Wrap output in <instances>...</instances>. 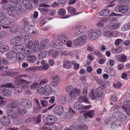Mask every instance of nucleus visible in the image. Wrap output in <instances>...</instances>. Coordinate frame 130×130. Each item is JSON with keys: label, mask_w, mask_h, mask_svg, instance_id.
<instances>
[{"label": "nucleus", "mask_w": 130, "mask_h": 130, "mask_svg": "<svg viewBox=\"0 0 130 130\" xmlns=\"http://www.w3.org/2000/svg\"><path fill=\"white\" fill-rule=\"evenodd\" d=\"M109 10L107 9H106L101 11L100 12V15L103 16H106L109 14Z\"/></svg>", "instance_id": "obj_32"}, {"label": "nucleus", "mask_w": 130, "mask_h": 130, "mask_svg": "<svg viewBox=\"0 0 130 130\" xmlns=\"http://www.w3.org/2000/svg\"><path fill=\"white\" fill-rule=\"evenodd\" d=\"M33 42L32 41H30L27 43L26 46L28 47H31L33 46Z\"/></svg>", "instance_id": "obj_54"}, {"label": "nucleus", "mask_w": 130, "mask_h": 130, "mask_svg": "<svg viewBox=\"0 0 130 130\" xmlns=\"http://www.w3.org/2000/svg\"><path fill=\"white\" fill-rule=\"evenodd\" d=\"M115 50V53H117L121 52L122 50V48L121 47H119L116 49H114Z\"/></svg>", "instance_id": "obj_58"}, {"label": "nucleus", "mask_w": 130, "mask_h": 130, "mask_svg": "<svg viewBox=\"0 0 130 130\" xmlns=\"http://www.w3.org/2000/svg\"><path fill=\"white\" fill-rule=\"evenodd\" d=\"M12 91L8 90L6 89H4L2 92V94L4 96H9L12 94Z\"/></svg>", "instance_id": "obj_23"}, {"label": "nucleus", "mask_w": 130, "mask_h": 130, "mask_svg": "<svg viewBox=\"0 0 130 130\" xmlns=\"http://www.w3.org/2000/svg\"><path fill=\"white\" fill-rule=\"evenodd\" d=\"M52 91V88L51 86L48 85H46L43 88L39 87L37 91L39 94L41 95L44 94L47 96H48L51 94Z\"/></svg>", "instance_id": "obj_2"}, {"label": "nucleus", "mask_w": 130, "mask_h": 130, "mask_svg": "<svg viewBox=\"0 0 130 130\" xmlns=\"http://www.w3.org/2000/svg\"><path fill=\"white\" fill-rule=\"evenodd\" d=\"M15 84L17 85H18L19 84L20 85L22 88L23 89L27 88L28 86V82L24 79L17 80L15 81Z\"/></svg>", "instance_id": "obj_10"}, {"label": "nucleus", "mask_w": 130, "mask_h": 130, "mask_svg": "<svg viewBox=\"0 0 130 130\" xmlns=\"http://www.w3.org/2000/svg\"><path fill=\"white\" fill-rule=\"evenodd\" d=\"M56 126L55 125H53L50 126L48 130H56Z\"/></svg>", "instance_id": "obj_64"}, {"label": "nucleus", "mask_w": 130, "mask_h": 130, "mask_svg": "<svg viewBox=\"0 0 130 130\" xmlns=\"http://www.w3.org/2000/svg\"><path fill=\"white\" fill-rule=\"evenodd\" d=\"M87 39V37L83 35L74 40L73 42V44L76 46L82 45L86 43Z\"/></svg>", "instance_id": "obj_4"}, {"label": "nucleus", "mask_w": 130, "mask_h": 130, "mask_svg": "<svg viewBox=\"0 0 130 130\" xmlns=\"http://www.w3.org/2000/svg\"><path fill=\"white\" fill-rule=\"evenodd\" d=\"M59 4L56 2H54L53 3L51 4V6L53 7H56L59 6Z\"/></svg>", "instance_id": "obj_62"}, {"label": "nucleus", "mask_w": 130, "mask_h": 130, "mask_svg": "<svg viewBox=\"0 0 130 130\" xmlns=\"http://www.w3.org/2000/svg\"><path fill=\"white\" fill-rule=\"evenodd\" d=\"M50 46L56 49H60L63 48L62 45L61 44L58 40H55L51 42L50 44Z\"/></svg>", "instance_id": "obj_11"}, {"label": "nucleus", "mask_w": 130, "mask_h": 130, "mask_svg": "<svg viewBox=\"0 0 130 130\" xmlns=\"http://www.w3.org/2000/svg\"><path fill=\"white\" fill-rule=\"evenodd\" d=\"M41 109L40 106H36L34 108V111L36 113H38L40 112V110Z\"/></svg>", "instance_id": "obj_46"}, {"label": "nucleus", "mask_w": 130, "mask_h": 130, "mask_svg": "<svg viewBox=\"0 0 130 130\" xmlns=\"http://www.w3.org/2000/svg\"><path fill=\"white\" fill-rule=\"evenodd\" d=\"M79 99L82 101L83 102L88 103L89 102L87 100L86 96L84 95V97L80 96V97Z\"/></svg>", "instance_id": "obj_44"}, {"label": "nucleus", "mask_w": 130, "mask_h": 130, "mask_svg": "<svg viewBox=\"0 0 130 130\" xmlns=\"http://www.w3.org/2000/svg\"><path fill=\"white\" fill-rule=\"evenodd\" d=\"M103 35L104 37H111V32L109 31H107L104 32Z\"/></svg>", "instance_id": "obj_49"}, {"label": "nucleus", "mask_w": 130, "mask_h": 130, "mask_svg": "<svg viewBox=\"0 0 130 130\" xmlns=\"http://www.w3.org/2000/svg\"><path fill=\"white\" fill-rule=\"evenodd\" d=\"M121 108L127 113V115L130 117V101L124 102Z\"/></svg>", "instance_id": "obj_7"}, {"label": "nucleus", "mask_w": 130, "mask_h": 130, "mask_svg": "<svg viewBox=\"0 0 130 130\" xmlns=\"http://www.w3.org/2000/svg\"><path fill=\"white\" fill-rule=\"evenodd\" d=\"M127 116L124 113L121 112H120L119 116V119L120 121H122L126 119Z\"/></svg>", "instance_id": "obj_39"}, {"label": "nucleus", "mask_w": 130, "mask_h": 130, "mask_svg": "<svg viewBox=\"0 0 130 130\" xmlns=\"http://www.w3.org/2000/svg\"><path fill=\"white\" fill-rule=\"evenodd\" d=\"M58 39L60 42L66 44L68 39L67 36L65 35H62L59 36Z\"/></svg>", "instance_id": "obj_19"}, {"label": "nucleus", "mask_w": 130, "mask_h": 130, "mask_svg": "<svg viewBox=\"0 0 130 130\" xmlns=\"http://www.w3.org/2000/svg\"><path fill=\"white\" fill-rule=\"evenodd\" d=\"M16 111L18 114L21 116L24 115L26 112V109L22 107L19 108Z\"/></svg>", "instance_id": "obj_24"}, {"label": "nucleus", "mask_w": 130, "mask_h": 130, "mask_svg": "<svg viewBox=\"0 0 130 130\" xmlns=\"http://www.w3.org/2000/svg\"><path fill=\"white\" fill-rule=\"evenodd\" d=\"M17 43V46L21 45L22 41L21 38L19 36H18L14 38Z\"/></svg>", "instance_id": "obj_38"}, {"label": "nucleus", "mask_w": 130, "mask_h": 130, "mask_svg": "<svg viewBox=\"0 0 130 130\" xmlns=\"http://www.w3.org/2000/svg\"><path fill=\"white\" fill-rule=\"evenodd\" d=\"M37 59V57L35 55H29L27 56V59L29 63H33Z\"/></svg>", "instance_id": "obj_21"}, {"label": "nucleus", "mask_w": 130, "mask_h": 130, "mask_svg": "<svg viewBox=\"0 0 130 130\" xmlns=\"http://www.w3.org/2000/svg\"><path fill=\"white\" fill-rule=\"evenodd\" d=\"M9 49V47L6 45H2L0 47V51L2 53L6 52Z\"/></svg>", "instance_id": "obj_31"}, {"label": "nucleus", "mask_w": 130, "mask_h": 130, "mask_svg": "<svg viewBox=\"0 0 130 130\" xmlns=\"http://www.w3.org/2000/svg\"><path fill=\"white\" fill-rule=\"evenodd\" d=\"M22 22L24 24L26 25H28L29 23V22L26 17H25L22 19Z\"/></svg>", "instance_id": "obj_45"}, {"label": "nucleus", "mask_w": 130, "mask_h": 130, "mask_svg": "<svg viewBox=\"0 0 130 130\" xmlns=\"http://www.w3.org/2000/svg\"><path fill=\"white\" fill-rule=\"evenodd\" d=\"M21 104L27 109H30L32 106V104L29 100L24 98L22 99Z\"/></svg>", "instance_id": "obj_9"}, {"label": "nucleus", "mask_w": 130, "mask_h": 130, "mask_svg": "<svg viewBox=\"0 0 130 130\" xmlns=\"http://www.w3.org/2000/svg\"><path fill=\"white\" fill-rule=\"evenodd\" d=\"M38 84V83L33 84L30 86L31 89H35L37 88Z\"/></svg>", "instance_id": "obj_57"}, {"label": "nucleus", "mask_w": 130, "mask_h": 130, "mask_svg": "<svg viewBox=\"0 0 130 130\" xmlns=\"http://www.w3.org/2000/svg\"><path fill=\"white\" fill-rule=\"evenodd\" d=\"M7 33L6 31H2L0 33V36L1 37H3L6 36Z\"/></svg>", "instance_id": "obj_56"}, {"label": "nucleus", "mask_w": 130, "mask_h": 130, "mask_svg": "<svg viewBox=\"0 0 130 130\" xmlns=\"http://www.w3.org/2000/svg\"><path fill=\"white\" fill-rule=\"evenodd\" d=\"M71 62L68 60H66L63 63V67L65 68L69 69L71 67Z\"/></svg>", "instance_id": "obj_36"}, {"label": "nucleus", "mask_w": 130, "mask_h": 130, "mask_svg": "<svg viewBox=\"0 0 130 130\" xmlns=\"http://www.w3.org/2000/svg\"><path fill=\"white\" fill-rule=\"evenodd\" d=\"M7 114L9 117L13 119H17L18 117L17 113L14 110H9L7 111Z\"/></svg>", "instance_id": "obj_12"}, {"label": "nucleus", "mask_w": 130, "mask_h": 130, "mask_svg": "<svg viewBox=\"0 0 130 130\" xmlns=\"http://www.w3.org/2000/svg\"><path fill=\"white\" fill-rule=\"evenodd\" d=\"M40 102L42 105L43 107H46L48 105V102L46 101L41 100Z\"/></svg>", "instance_id": "obj_52"}, {"label": "nucleus", "mask_w": 130, "mask_h": 130, "mask_svg": "<svg viewBox=\"0 0 130 130\" xmlns=\"http://www.w3.org/2000/svg\"><path fill=\"white\" fill-rule=\"evenodd\" d=\"M97 95L96 93V90L95 91L94 90H92L89 93V95L92 99L94 100L97 97Z\"/></svg>", "instance_id": "obj_26"}, {"label": "nucleus", "mask_w": 130, "mask_h": 130, "mask_svg": "<svg viewBox=\"0 0 130 130\" xmlns=\"http://www.w3.org/2000/svg\"><path fill=\"white\" fill-rule=\"evenodd\" d=\"M55 104H54L53 105L48 107L47 108H46L45 109L43 110L42 111V112L43 113H45L48 110H50L52 108L55 106Z\"/></svg>", "instance_id": "obj_50"}, {"label": "nucleus", "mask_w": 130, "mask_h": 130, "mask_svg": "<svg viewBox=\"0 0 130 130\" xmlns=\"http://www.w3.org/2000/svg\"><path fill=\"white\" fill-rule=\"evenodd\" d=\"M13 21V19L10 17H6L2 14L0 18V24L1 26L9 25Z\"/></svg>", "instance_id": "obj_3"}, {"label": "nucleus", "mask_w": 130, "mask_h": 130, "mask_svg": "<svg viewBox=\"0 0 130 130\" xmlns=\"http://www.w3.org/2000/svg\"><path fill=\"white\" fill-rule=\"evenodd\" d=\"M24 49L23 46L22 45L15 46L12 48V52L14 54H18L20 51H22Z\"/></svg>", "instance_id": "obj_14"}, {"label": "nucleus", "mask_w": 130, "mask_h": 130, "mask_svg": "<svg viewBox=\"0 0 130 130\" xmlns=\"http://www.w3.org/2000/svg\"><path fill=\"white\" fill-rule=\"evenodd\" d=\"M129 9L128 6L125 5H121L117 6L115 8V10L116 12L117 13L125 14L127 12Z\"/></svg>", "instance_id": "obj_5"}, {"label": "nucleus", "mask_w": 130, "mask_h": 130, "mask_svg": "<svg viewBox=\"0 0 130 130\" xmlns=\"http://www.w3.org/2000/svg\"><path fill=\"white\" fill-rule=\"evenodd\" d=\"M75 128L74 126H71L69 127L65 128L64 130H75Z\"/></svg>", "instance_id": "obj_63"}, {"label": "nucleus", "mask_w": 130, "mask_h": 130, "mask_svg": "<svg viewBox=\"0 0 130 130\" xmlns=\"http://www.w3.org/2000/svg\"><path fill=\"white\" fill-rule=\"evenodd\" d=\"M18 102L15 100L12 101L10 104V106L12 108H16L19 105Z\"/></svg>", "instance_id": "obj_34"}, {"label": "nucleus", "mask_w": 130, "mask_h": 130, "mask_svg": "<svg viewBox=\"0 0 130 130\" xmlns=\"http://www.w3.org/2000/svg\"><path fill=\"white\" fill-rule=\"evenodd\" d=\"M94 112V111L93 110L90 111L86 112L85 114V115L88 116L90 118H92L93 116Z\"/></svg>", "instance_id": "obj_42"}, {"label": "nucleus", "mask_w": 130, "mask_h": 130, "mask_svg": "<svg viewBox=\"0 0 130 130\" xmlns=\"http://www.w3.org/2000/svg\"><path fill=\"white\" fill-rule=\"evenodd\" d=\"M120 112H115L112 115L113 118L116 119H119V116Z\"/></svg>", "instance_id": "obj_43"}, {"label": "nucleus", "mask_w": 130, "mask_h": 130, "mask_svg": "<svg viewBox=\"0 0 130 130\" xmlns=\"http://www.w3.org/2000/svg\"><path fill=\"white\" fill-rule=\"evenodd\" d=\"M73 89L72 86H68L66 87V90L67 92H70L69 95L67 96V99L69 100L74 101L76 100L77 96L79 95L80 92V90L76 88L74 89Z\"/></svg>", "instance_id": "obj_1"}, {"label": "nucleus", "mask_w": 130, "mask_h": 130, "mask_svg": "<svg viewBox=\"0 0 130 130\" xmlns=\"http://www.w3.org/2000/svg\"><path fill=\"white\" fill-rule=\"evenodd\" d=\"M16 59L18 61H21L25 57V56L22 53H18L15 55Z\"/></svg>", "instance_id": "obj_30"}, {"label": "nucleus", "mask_w": 130, "mask_h": 130, "mask_svg": "<svg viewBox=\"0 0 130 130\" xmlns=\"http://www.w3.org/2000/svg\"><path fill=\"white\" fill-rule=\"evenodd\" d=\"M48 82V79L47 78H45L41 80L39 85V87L43 88L44 86L43 84L47 83Z\"/></svg>", "instance_id": "obj_37"}, {"label": "nucleus", "mask_w": 130, "mask_h": 130, "mask_svg": "<svg viewBox=\"0 0 130 130\" xmlns=\"http://www.w3.org/2000/svg\"><path fill=\"white\" fill-rule=\"evenodd\" d=\"M46 120L49 123L53 122L57 120V117L54 115H50L47 116L46 118Z\"/></svg>", "instance_id": "obj_20"}, {"label": "nucleus", "mask_w": 130, "mask_h": 130, "mask_svg": "<svg viewBox=\"0 0 130 130\" xmlns=\"http://www.w3.org/2000/svg\"><path fill=\"white\" fill-rule=\"evenodd\" d=\"M48 52L47 51H43L40 52L39 54L38 58L40 59H42L45 58L47 55Z\"/></svg>", "instance_id": "obj_25"}, {"label": "nucleus", "mask_w": 130, "mask_h": 130, "mask_svg": "<svg viewBox=\"0 0 130 130\" xmlns=\"http://www.w3.org/2000/svg\"><path fill=\"white\" fill-rule=\"evenodd\" d=\"M0 121L2 124L4 126H7L10 124V120L8 117L3 116L0 119Z\"/></svg>", "instance_id": "obj_15"}, {"label": "nucleus", "mask_w": 130, "mask_h": 130, "mask_svg": "<svg viewBox=\"0 0 130 130\" xmlns=\"http://www.w3.org/2000/svg\"><path fill=\"white\" fill-rule=\"evenodd\" d=\"M23 4L26 9H30L32 8V5L30 2L28 0H23Z\"/></svg>", "instance_id": "obj_18"}, {"label": "nucleus", "mask_w": 130, "mask_h": 130, "mask_svg": "<svg viewBox=\"0 0 130 130\" xmlns=\"http://www.w3.org/2000/svg\"><path fill=\"white\" fill-rule=\"evenodd\" d=\"M111 37H115L118 35V33L117 31L111 32Z\"/></svg>", "instance_id": "obj_60"}, {"label": "nucleus", "mask_w": 130, "mask_h": 130, "mask_svg": "<svg viewBox=\"0 0 130 130\" xmlns=\"http://www.w3.org/2000/svg\"><path fill=\"white\" fill-rule=\"evenodd\" d=\"M90 105L84 106L83 105L81 102L77 101L75 103L74 105V108L76 110H78L81 109H89L90 107Z\"/></svg>", "instance_id": "obj_6"}, {"label": "nucleus", "mask_w": 130, "mask_h": 130, "mask_svg": "<svg viewBox=\"0 0 130 130\" xmlns=\"http://www.w3.org/2000/svg\"><path fill=\"white\" fill-rule=\"evenodd\" d=\"M53 79V81L55 82H59V77L57 75H55L53 76L52 77Z\"/></svg>", "instance_id": "obj_51"}, {"label": "nucleus", "mask_w": 130, "mask_h": 130, "mask_svg": "<svg viewBox=\"0 0 130 130\" xmlns=\"http://www.w3.org/2000/svg\"><path fill=\"white\" fill-rule=\"evenodd\" d=\"M75 29L77 36H78L82 33L83 31V28L81 26H77Z\"/></svg>", "instance_id": "obj_27"}, {"label": "nucleus", "mask_w": 130, "mask_h": 130, "mask_svg": "<svg viewBox=\"0 0 130 130\" xmlns=\"http://www.w3.org/2000/svg\"><path fill=\"white\" fill-rule=\"evenodd\" d=\"M113 85L115 88H118L120 87L121 86L122 84L120 82H119L116 84H114Z\"/></svg>", "instance_id": "obj_61"}, {"label": "nucleus", "mask_w": 130, "mask_h": 130, "mask_svg": "<svg viewBox=\"0 0 130 130\" xmlns=\"http://www.w3.org/2000/svg\"><path fill=\"white\" fill-rule=\"evenodd\" d=\"M16 54H14L11 51H10L6 54L7 58L9 59L13 58L15 57Z\"/></svg>", "instance_id": "obj_35"}, {"label": "nucleus", "mask_w": 130, "mask_h": 130, "mask_svg": "<svg viewBox=\"0 0 130 130\" xmlns=\"http://www.w3.org/2000/svg\"><path fill=\"white\" fill-rule=\"evenodd\" d=\"M98 37L97 35L94 31H93L92 30L90 31L88 36V38L90 40H93L97 38Z\"/></svg>", "instance_id": "obj_17"}, {"label": "nucleus", "mask_w": 130, "mask_h": 130, "mask_svg": "<svg viewBox=\"0 0 130 130\" xmlns=\"http://www.w3.org/2000/svg\"><path fill=\"white\" fill-rule=\"evenodd\" d=\"M63 107L59 105L55 107L53 109L54 113L57 116H60L63 112Z\"/></svg>", "instance_id": "obj_8"}, {"label": "nucleus", "mask_w": 130, "mask_h": 130, "mask_svg": "<svg viewBox=\"0 0 130 130\" xmlns=\"http://www.w3.org/2000/svg\"><path fill=\"white\" fill-rule=\"evenodd\" d=\"M41 115H38L36 118V119H34V121H35L37 123H39L41 121Z\"/></svg>", "instance_id": "obj_48"}, {"label": "nucleus", "mask_w": 130, "mask_h": 130, "mask_svg": "<svg viewBox=\"0 0 130 130\" xmlns=\"http://www.w3.org/2000/svg\"><path fill=\"white\" fill-rule=\"evenodd\" d=\"M39 7H43L42 8H40V9L45 12H47L48 11V9L46 7H50V6L48 5H45L44 4H40Z\"/></svg>", "instance_id": "obj_40"}, {"label": "nucleus", "mask_w": 130, "mask_h": 130, "mask_svg": "<svg viewBox=\"0 0 130 130\" xmlns=\"http://www.w3.org/2000/svg\"><path fill=\"white\" fill-rule=\"evenodd\" d=\"M50 52L51 55H52V57L54 58L57 57L59 54V51H56L53 50H50Z\"/></svg>", "instance_id": "obj_29"}, {"label": "nucleus", "mask_w": 130, "mask_h": 130, "mask_svg": "<svg viewBox=\"0 0 130 130\" xmlns=\"http://www.w3.org/2000/svg\"><path fill=\"white\" fill-rule=\"evenodd\" d=\"M58 13L59 15L63 16L66 14V11L64 9L61 8L58 10Z\"/></svg>", "instance_id": "obj_41"}, {"label": "nucleus", "mask_w": 130, "mask_h": 130, "mask_svg": "<svg viewBox=\"0 0 130 130\" xmlns=\"http://www.w3.org/2000/svg\"><path fill=\"white\" fill-rule=\"evenodd\" d=\"M121 25L120 23L118 22L114 23L110 26V28L111 30H114L118 28Z\"/></svg>", "instance_id": "obj_33"}, {"label": "nucleus", "mask_w": 130, "mask_h": 130, "mask_svg": "<svg viewBox=\"0 0 130 130\" xmlns=\"http://www.w3.org/2000/svg\"><path fill=\"white\" fill-rule=\"evenodd\" d=\"M96 94H97V97L100 98L103 96V93L102 91H101L99 89H96Z\"/></svg>", "instance_id": "obj_47"}, {"label": "nucleus", "mask_w": 130, "mask_h": 130, "mask_svg": "<svg viewBox=\"0 0 130 130\" xmlns=\"http://www.w3.org/2000/svg\"><path fill=\"white\" fill-rule=\"evenodd\" d=\"M109 21L110 23H117L119 22L118 20L115 18H111L109 19Z\"/></svg>", "instance_id": "obj_53"}, {"label": "nucleus", "mask_w": 130, "mask_h": 130, "mask_svg": "<svg viewBox=\"0 0 130 130\" xmlns=\"http://www.w3.org/2000/svg\"><path fill=\"white\" fill-rule=\"evenodd\" d=\"M49 40L48 39H45L41 40L40 43V48L41 50H44L49 44Z\"/></svg>", "instance_id": "obj_13"}, {"label": "nucleus", "mask_w": 130, "mask_h": 130, "mask_svg": "<svg viewBox=\"0 0 130 130\" xmlns=\"http://www.w3.org/2000/svg\"><path fill=\"white\" fill-rule=\"evenodd\" d=\"M6 73L9 76L12 77L15 76L19 74V73L17 72H13L11 70H8L6 71Z\"/></svg>", "instance_id": "obj_22"}, {"label": "nucleus", "mask_w": 130, "mask_h": 130, "mask_svg": "<svg viewBox=\"0 0 130 130\" xmlns=\"http://www.w3.org/2000/svg\"><path fill=\"white\" fill-rule=\"evenodd\" d=\"M67 101H68V102L73 101L72 100H69L68 99H67V96L66 98L64 96L61 97L59 100L60 102L62 104H65Z\"/></svg>", "instance_id": "obj_28"}, {"label": "nucleus", "mask_w": 130, "mask_h": 130, "mask_svg": "<svg viewBox=\"0 0 130 130\" xmlns=\"http://www.w3.org/2000/svg\"><path fill=\"white\" fill-rule=\"evenodd\" d=\"M67 46L69 47H72V42L70 40L68 39L66 43Z\"/></svg>", "instance_id": "obj_59"}, {"label": "nucleus", "mask_w": 130, "mask_h": 130, "mask_svg": "<svg viewBox=\"0 0 130 130\" xmlns=\"http://www.w3.org/2000/svg\"><path fill=\"white\" fill-rule=\"evenodd\" d=\"M77 120L80 123H83L84 121V117L83 116H79L77 118Z\"/></svg>", "instance_id": "obj_55"}, {"label": "nucleus", "mask_w": 130, "mask_h": 130, "mask_svg": "<svg viewBox=\"0 0 130 130\" xmlns=\"http://www.w3.org/2000/svg\"><path fill=\"white\" fill-rule=\"evenodd\" d=\"M7 0H3L1 2V4L2 5L3 8L4 9L11 11L12 10L10 9L11 6L9 4Z\"/></svg>", "instance_id": "obj_16"}]
</instances>
